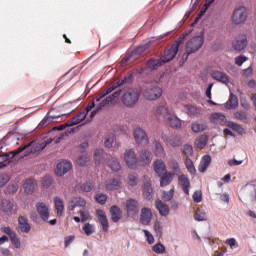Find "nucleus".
<instances>
[{
  "instance_id": "nucleus-1",
  "label": "nucleus",
  "mask_w": 256,
  "mask_h": 256,
  "mask_svg": "<svg viewBox=\"0 0 256 256\" xmlns=\"http://www.w3.org/2000/svg\"><path fill=\"white\" fill-rule=\"evenodd\" d=\"M177 53H179V43L173 44L171 48L166 49L161 59H149L146 62L145 67L141 68L140 73H145L147 70L155 71L159 69V67H161L163 64L169 63V61H173V59H175L177 56Z\"/></svg>"
},
{
  "instance_id": "nucleus-2",
  "label": "nucleus",
  "mask_w": 256,
  "mask_h": 256,
  "mask_svg": "<svg viewBox=\"0 0 256 256\" xmlns=\"http://www.w3.org/2000/svg\"><path fill=\"white\" fill-rule=\"evenodd\" d=\"M141 97V90L137 88H128L122 94L121 101L125 107H135Z\"/></svg>"
},
{
  "instance_id": "nucleus-3",
  "label": "nucleus",
  "mask_w": 256,
  "mask_h": 256,
  "mask_svg": "<svg viewBox=\"0 0 256 256\" xmlns=\"http://www.w3.org/2000/svg\"><path fill=\"white\" fill-rule=\"evenodd\" d=\"M203 43H205V40L202 36H196L190 39L186 44V51L188 55H191V53H197V51L203 47Z\"/></svg>"
},
{
  "instance_id": "nucleus-4",
  "label": "nucleus",
  "mask_w": 256,
  "mask_h": 256,
  "mask_svg": "<svg viewBox=\"0 0 256 256\" xmlns=\"http://www.w3.org/2000/svg\"><path fill=\"white\" fill-rule=\"evenodd\" d=\"M245 21H247V8L245 6H240L234 10L232 23H234V25H243Z\"/></svg>"
},
{
  "instance_id": "nucleus-5",
  "label": "nucleus",
  "mask_w": 256,
  "mask_h": 256,
  "mask_svg": "<svg viewBox=\"0 0 256 256\" xmlns=\"http://www.w3.org/2000/svg\"><path fill=\"white\" fill-rule=\"evenodd\" d=\"M133 135L137 145L145 147L149 144V136H147V132H145V130L142 128L134 129Z\"/></svg>"
},
{
  "instance_id": "nucleus-6",
  "label": "nucleus",
  "mask_w": 256,
  "mask_h": 256,
  "mask_svg": "<svg viewBox=\"0 0 256 256\" xmlns=\"http://www.w3.org/2000/svg\"><path fill=\"white\" fill-rule=\"evenodd\" d=\"M124 160L129 169H137L138 158L135 151L128 149L124 153Z\"/></svg>"
},
{
  "instance_id": "nucleus-7",
  "label": "nucleus",
  "mask_w": 256,
  "mask_h": 256,
  "mask_svg": "<svg viewBox=\"0 0 256 256\" xmlns=\"http://www.w3.org/2000/svg\"><path fill=\"white\" fill-rule=\"evenodd\" d=\"M48 143L49 142H45V141L41 143L32 141L28 144H25L24 146H20L18 149H23V151H25V149L30 148V151L28 152V155H29V153H39V151H43V149L47 147Z\"/></svg>"
},
{
  "instance_id": "nucleus-8",
  "label": "nucleus",
  "mask_w": 256,
  "mask_h": 256,
  "mask_svg": "<svg viewBox=\"0 0 256 256\" xmlns=\"http://www.w3.org/2000/svg\"><path fill=\"white\" fill-rule=\"evenodd\" d=\"M144 97L149 101H155L163 95V90L159 86L148 88L144 91Z\"/></svg>"
},
{
  "instance_id": "nucleus-9",
  "label": "nucleus",
  "mask_w": 256,
  "mask_h": 256,
  "mask_svg": "<svg viewBox=\"0 0 256 256\" xmlns=\"http://www.w3.org/2000/svg\"><path fill=\"white\" fill-rule=\"evenodd\" d=\"M247 35L245 34H239L236 36L232 42L233 49L235 51H243L247 47Z\"/></svg>"
},
{
  "instance_id": "nucleus-10",
  "label": "nucleus",
  "mask_w": 256,
  "mask_h": 256,
  "mask_svg": "<svg viewBox=\"0 0 256 256\" xmlns=\"http://www.w3.org/2000/svg\"><path fill=\"white\" fill-rule=\"evenodd\" d=\"M22 151L23 148H17L16 150H13L11 152L0 154V169H3V167H7L9 159H13L15 155H19V153H22Z\"/></svg>"
},
{
  "instance_id": "nucleus-11",
  "label": "nucleus",
  "mask_w": 256,
  "mask_h": 256,
  "mask_svg": "<svg viewBox=\"0 0 256 256\" xmlns=\"http://www.w3.org/2000/svg\"><path fill=\"white\" fill-rule=\"evenodd\" d=\"M72 167L73 165L69 161L60 162L56 167L55 173L58 177H63V175L71 171Z\"/></svg>"
},
{
  "instance_id": "nucleus-12",
  "label": "nucleus",
  "mask_w": 256,
  "mask_h": 256,
  "mask_svg": "<svg viewBox=\"0 0 256 256\" xmlns=\"http://www.w3.org/2000/svg\"><path fill=\"white\" fill-rule=\"evenodd\" d=\"M126 212L128 215H137L139 213V202L133 198L126 200Z\"/></svg>"
},
{
  "instance_id": "nucleus-13",
  "label": "nucleus",
  "mask_w": 256,
  "mask_h": 256,
  "mask_svg": "<svg viewBox=\"0 0 256 256\" xmlns=\"http://www.w3.org/2000/svg\"><path fill=\"white\" fill-rule=\"evenodd\" d=\"M151 161H152L151 151H149V150H142L139 153V157H138L139 165H141L142 167H145V165H149V163H151Z\"/></svg>"
},
{
  "instance_id": "nucleus-14",
  "label": "nucleus",
  "mask_w": 256,
  "mask_h": 256,
  "mask_svg": "<svg viewBox=\"0 0 256 256\" xmlns=\"http://www.w3.org/2000/svg\"><path fill=\"white\" fill-rule=\"evenodd\" d=\"M151 219H153V212L151 209L147 207L142 208L140 214V222L142 225H149V223H151Z\"/></svg>"
},
{
  "instance_id": "nucleus-15",
  "label": "nucleus",
  "mask_w": 256,
  "mask_h": 256,
  "mask_svg": "<svg viewBox=\"0 0 256 256\" xmlns=\"http://www.w3.org/2000/svg\"><path fill=\"white\" fill-rule=\"evenodd\" d=\"M178 183L185 195H189V189H191L189 178L185 174H180L178 175Z\"/></svg>"
},
{
  "instance_id": "nucleus-16",
  "label": "nucleus",
  "mask_w": 256,
  "mask_h": 256,
  "mask_svg": "<svg viewBox=\"0 0 256 256\" xmlns=\"http://www.w3.org/2000/svg\"><path fill=\"white\" fill-rule=\"evenodd\" d=\"M143 195L147 201L153 199V187L151 186V180L147 179V177H144Z\"/></svg>"
},
{
  "instance_id": "nucleus-17",
  "label": "nucleus",
  "mask_w": 256,
  "mask_h": 256,
  "mask_svg": "<svg viewBox=\"0 0 256 256\" xmlns=\"http://www.w3.org/2000/svg\"><path fill=\"white\" fill-rule=\"evenodd\" d=\"M96 215L102 225V229L105 233L109 231V220L107 219V215H105V212L101 209L96 210Z\"/></svg>"
},
{
  "instance_id": "nucleus-18",
  "label": "nucleus",
  "mask_w": 256,
  "mask_h": 256,
  "mask_svg": "<svg viewBox=\"0 0 256 256\" xmlns=\"http://www.w3.org/2000/svg\"><path fill=\"white\" fill-rule=\"evenodd\" d=\"M36 209H37L38 215H40L43 221H47L49 219V208L47 207V204L43 202H39L36 205Z\"/></svg>"
},
{
  "instance_id": "nucleus-19",
  "label": "nucleus",
  "mask_w": 256,
  "mask_h": 256,
  "mask_svg": "<svg viewBox=\"0 0 256 256\" xmlns=\"http://www.w3.org/2000/svg\"><path fill=\"white\" fill-rule=\"evenodd\" d=\"M154 171L157 173L158 177H161V175L167 173V165H165L163 160L157 159L154 161Z\"/></svg>"
},
{
  "instance_id": "nucleus-20",
  "label": "nucleus",
  "mask_w": 256,
  "mask_h": 256,
  "mask_svg": "<svg viewBox=\"0 0 256 256\" xmlns=\"http://www.w3.org/2000/svg\"><path fill=\"white\" fill-rule=\"evenodd\" d=\"M164 143H167V145H171V147H179L183 143L181 141V136L177 134H173L170 137L163 138Z\"/></svg>"
},
{
  "instance_id": "nucleus-21",
  "label": "nucleus",
  "mask_w": 256,
  "mask_h": 256,
  "mask_svg": "<svg viewBox=\"0 0 256 256\" xmlns=\"http://www.w3.org/2000/svg\"><path fill=\"white\" fill-rule=\"evenodd\" d=\"M18 227L22 233H29L31 231V224L25 216H19Z\"/></svg>"
},
{
  "instance_id": "nucleus-22",
  "label": "nucleus",
  "mask_w": 256,
  "mask_h": 256,
  "mask_svg": "<svg viewBox=\"0 0 256 256\" xmlns=\"http://www.w3.org/2000/svg\"><path fill=\"white\" fill-rule=\"evenodd\" d=\"M207 122L205 121H195L191 124V129L193 133H203L208 129Z\"/></svg>"
},
{
  "instance_id": "nucleus-23",
  "label": "nucleus",
  "mask_w": 256,
  "mask_h": 256,
  "mask_svg": "<svg viewBox=\"0 0 256 256\" xmlns=\"http://www.w3.org/2000/svg\"><path fill=\"white\" fill-rule=\"evenodd\" d=\"M211 75L215 79V81H219V83H223L224 85H227L229 83V76H227V74L224 72L214 70Z\"/></svg>"
},
{
  "instance_id": "nucleus-24",
  "label": "nucleus",
  "mask_w": 256,
  "mask_h": 256,
  "mask_svg": "<svg viewBox=\"0 0 256 256\" xmlns=\"http://www.w3.org/2000/svg\"><path fill=\"white\" fill-rule=\"evenodd\" d=\"M166 120L168 121L170 127L173 129H181V127H183L181 119H179V117H177L175 114L170 113Z\"/></svg>"
},
{
  "instance_id": "nucleus-25",
  "label": "nucleus",
  "mask_w": 256,
  "mask_h": 256,
  "mask_svg": "<svg viewBox=\"0 0 256 256\" xmlns=\"http://www.w3.org/2000/svg\"><path fill=\"white\" fill-rule=\"evenodd\" d=\"M85 119H87V114L84 111H81L80 113L72 117L70 120H68V125L74 127V125H79V123H83Z\"/></svg>"
},
{
  "instance_id": "nucleus-26",
  "label": "nucleus",
  "mask_w": 256,
  "mask_h": 256,
  "mask_svg": "<svg viewBox=\"0 0 256 256\" xmlns=\"http://www.w3.org/2000/svg\"><path fill=\"white\" fill-rule=\"evenodd\" d=\"M23 187H24L25 193H27V195H31V193H33V191L37 189V181H35V179L33 178H29L25 181V183L23 184Z\"/></svg>"
},
{
  "instance_id": "nucleus-27",
  "label": "nucleus",
  "mask_w": 256,
  "mask_h": 256,
  "mask_svg": "<svg viewBox=\"0 0 256 256\" xmlns=\"http://www.w3.org/2000/svg\"><path fill=\"white\" fill-rule=\"evenodd\" d=\"M210 121L216 125H225V123H227V118L224 114L216 112L210 116Z\"/></svg>"
},
{
  "instance_id": "nucleus-28",
  "label": "nucleus",
  "mask_w": 256,
  "mask_h": 256,
  "mask_svg": "<svg viewBox=\"0 0 256 256\" xmlns=\"http://www.w3.org/2000/svg\"><path fill=\"white\" fill-rule=\"evenodd\" d=\"M209 165H211V156L204 155L200 161L199 166H198V171L200 173H205V171H207V169H209Z\"/></svg>"
},
{
  "instance_id": "nucleus-29",
  "label": "nucleus",
  "mask_w": 256,
  "mask_h": 256,
  "mask_svg": "<svg viewBox=\"0 0 256 256\" xmlns=\"http://www.w3.org/2000/svg\"><path fill=\"white\" fill-rule=\"evenodd\" d=\"M110 215H111V221H113V223H117L119 222V220L121 219V208H119V206L114 205L110 208Z\"/></svg>"
},
{
  "instance_id": "nucleus-30",
  "label": "nucleus",
  "mask_w": 256,
  "mask_h": 256,
  "mask_svg": "<svg viewBox=\"0 0 256 256\" xmlns=\"http://www.w3.org/2000/svg\"><path fill=\"white\" fill-rule=\"evenodd\" d=\"M238 105L239 100L237 99V96L233 93H230V97L224 105L225 109H237Z\"/></svg>"
},
{
  "instance_id": "nucleus-31",
  "label": "nucleus",
  "mask_w": 256,
  "mask_h": 256,
  "mask_svg": "<svg viewBox=\"0 0 256 256\" xmlns=\"http://www.w3.org/2000/svg\"><path fill=\"white\" fill-rule=\"evenodd\" d=\"M174 175L172 172H165L160 176V186L161 187H167V185L171 184V181H173Z\"/></svg>"
},
{
  "instance_id": "nucleus-32",
  "label": "nucleus",
  "mask_w": 256,
  "mask_h": 256,
  "mask_svg": "<svg viewBox=\"0 0 256 256\" xmlns=\"http://www.w3.org/2000/svg\"><path fill=\"white\" fill-rule=\"evenodd\" d=\"M171 115V112H169V109H167V107L165 106H158L155 110V116L158 119H161V117L163 119H167V117H169Z\"/></svg>"
},
{
  "instance_id": "nucleus-33",
  "label": "nucleus",
  "mask_w": 256,
  "mask_h": 256,
  "mask_svg": "<svg viewBox=\"0 0 256 256\" xmlns=\"http://www.w3.org/2000/svg\"><path fill=\"white\" fill-rule=\"evenodd\" d=\"M168 167L171 169L173 175H181V167L179 166V161L176 159L169 160Z\"/></svg>"
},
{
  "instance_id": "nucleus-34",
  "label": "nucleus",
  "mask_w": 256,
  "mask_h": 256,
  "mask_svg": "<svg viewBox=\"0 0 256 256\" xmlns=\"http://www.w3.org/2000/svg\"><path fill=\"white\" fill-rule=\"evenodd\" d=\"M184 109L189 117H199V115H201V108H197L193 105H185Z\"/></svg>"
},
{
  "instance_id": "nucleus-35",
  "label": "nucleus",
  "mask_w": 256,
  "mask_h": 256,
  "mask_svg": "<svg viewBox=\"0 0 256 256\" xmlns=\"http://www.w3.org/2000/svg\"><path fill=\"white\" fill-rule=\"evenodd\" d=\"M105 187L108 191H115L119 187H121V181L115 178L107 180L105 183Z\"/></svg>"
},
{
  "instance_id": "nucleus-36",
  "label": "nucleus",
  "mask_w": 256,
  "mask_h": 256,
  "mask_svg": "<svg viewBox=\"0 0 256 256\" xmlns=\"http://www.w3.org/2000/svg\"><path fill=\"white\" fill-rule=\"evenodd\" d=\"M156 208L158 209V211H159L160 215H162V217H167V215H169V206L167 204L163 203V201L157 200Z\"/></svg>"
},
{
  "instance_id": "nucleus-37",
  "label": "nucleus",
  "mask_w": 256,
  "mask_h": 256,
  "mask_svg": "<svg viewBox=\"0 0 256 256\" xmlns=\"http://www.w3.org/2000/svg\"><path fill=\"white\" fill-rule=\"evenodd\" d=\"M54 205L58 217H61V215H63V211H65V203L59 197H54Z\"/></svg>"
},
{
  "instance_id": "nucleus-38",
  "label": "nucleus",
  "mask_w": 256,
  "mask_h": 256,
  "mask_svg": "<svg viewBox=\"0 0 256 256\" xmlns=\"http://www.w3.org/2000/svg\"><path fill=\"white\" fill-rule=\"evenodd\" d=\"M77 75H79V70L77 68H73L60 78L59 83L71 81V79H73V77H77Z\"/></svg>"
},
{
  "instance_id": "nucleus-39",
  "label": "nucleus",
  "mask_w": 256,
  "mask_h": 256,
  "mask_svg": "<svg viewBox=\"0 0 256 256\" xmlns=\"http://www.w3.org/2000/svg\"><path fill=\"white\" fill-rule=\"evenodd\" d=\"M153 147L154 155H156V157H162V155L165 154V149L163 148V145H161V142L154 140Z\"/></svg>"
},
{
  "instance_id": "nucleus-40",
  "label": "nucleus",
  "mask_w": 256,
  "mask_h": 256,
  "mask_svg": "<svg viewBox=\"0 0 256 256\" xmlns=\"http://www.w3.org/2000/svg\"><path fill=\"white\" fill-rule=\"evenodd\" d=\"M13 207H14V204L10 200H7V199L2 200L1 210L4 213H11V211H13Z\"/></svg>"
},
{
  "instance_id": "nucleus-41",
  "label": "nucleus",
  "mask_w": 256,
  "mask_h": 256,
  "mask_svg": "<svg viewBox=\"0 0 256 256\" xmlns=\"http://www.w3.org/2000/svg\"><path fill=\"white\" fill-rule=\"evenodd\" d=\"M195 221H207V212L203 209H197L194 214Z\"/></svg>"
},
{
  "instance_id": "nucleus-42",
  "label": "nucleus",
  "mask_w": 256,
  "mask_h": 256,
  "mask_svg": "<svg viewBox=\"0 0 256 256\" xmlns=\"http://www.w3.org/2000/svg\"><path fill=\"white\" fill-rule=\"evenodd\" d=\"M108 166L110 167V169H112V171L115 172L121 170V163H119V160L117 158H112L111 160H109Z\"/></svg>"
},
{
  "instance_id": "nucleus-43",
  "label": "nucleus",
  "mask_w": 256,
  "mask_h": 256,
  "mask_svg": "<svg viewBox=\"0 0 256 256\" xmlns=\"http://www.w3.org/2000/svg\"><path fill=\"white\" fill-rule=\"evenodd\" d=\"M207 141H209V138H207V135H202L198 139H196V147L198 149H203L207 145Z\"/></svg>"
},
{
  "instance_id": "nucleus-44",
  "label": "nucleus",
  "mask_w": 256,
  "mask_h": 256,
  "mask_svg": "<svg viewBox=\"0 0 256 256\" xmlns=\"http://www.w3.org/2000/svg\"><path fill=\"white\" fill-rule=\"evenodd\" d=\"M227 126L230 128V129H233V131H236L237 133H243V131H245V129H243V127H241V125L233 122V121H229L227 122Z\"/></svg>"
},
{
  "instance_id": "nucleus-45",
  "label": "nucleus",
  "mask_w": 256,
  "mask_h": 256,
  "mask_svg": "<svg viewBox=\"0 0 256 256\" xmlns=\"http://www.w3.org/2000/svg\"><path fill=\"white\" fill-rule=\"evenodd\" d=\"M93 187H95L93 185V182L87 181V182L83 183L80 188H81V191H83L84 193H89V192L93 191Z\"/></svg>"
},
{
  "instance_id": "nucleus-46",
  "label": "nucleus",
  "mask_w": 256,
  "mask_h": 256,
  "mask_svg": "<svg viewBox=\"0 0 256 256\" xmlns=\"http://www.w3.org/2000/svg\"><path fill=\"white\" fill-rule=\"evenodd\" d=\"M185 165L186 169H188L189 173H191L192 175L196 172L195 164H193V160H191V158L185 159Z\"/></svg>"
},
{
  "instance_id": "nucleus-47",
  "label": "nucleus",
  "mask_w": 256,
  "mask_h": 256,
  "mask_svg": "<svg viewBox=\"0 0 256 256\" xmlns=\"http://www.w3.org/2000/svg\"><path fill=\"white\" fill-rule=\"evenodd\" d=\"M82 229L85 235H88V236L93 235V233H95V227L89 223H86Z\"/></svg>"
},
{
  "instance_id": "nucleus-48",
  "label": "nucleus",
  "mask_w": 256,
  "mask_h": 256,
  "mask_svg": "<svg viewBox=\"0 0 256 256\" xmlns=\"http://www.w3.org/2000/svg\"><path fill=\"white\" fill-rule=\"evenodd\" d=\"M235 119H238L239 121H245L247 119V112L243 110H238L234 112Z\"/></svg>"
},
{
  "instance_id": "nucleus-49",
  "label": "nucleus",
  "mask_w": 256,
  "mask_h": 256,
  "mask_svg": "<svg viewBox=\"0 0 256 256\" xmlns=\"http://www.w3.org/2000/svg\"><path fill=\"white\" fill-rule=\"evenodd\" d=\"M182 153L185 155L186 159L191 157V155H193V146L187 144L184 145Z\"/></svg>"
},
{
  "instance_id": "nucleus-50",
  "label": "nucleus",
  "mask_w": 256,
  "mask_h": 256,
  "mask_svg": "<svg viewBox=\"0 0 256 256\" xmlns=\"http://www.w3.org/2000/svg\"><path fill=\"white\" fill-rule=\"evenodd\" d=\"M76 163L77 165L84 167V165H87V163H89V157L87 155H81L77 158Z\"/></svg>"
},
{
  "instance_id": "nucleus-51",
  "label": "nucleus",
  "mask_w": 256,
  "mask_h": 256,
  "mask_svg": "<svg viewBox=\"0 0 256 256\" xmlns=\"http://www.w3.org/2000/svg\"><path fill=\"white\" fill-rule=\"evenodd\" d=\"M115 141V135L110 134L109 136L105 137L104 145L105 147L111 148L113 147V142Z\"/></svg>"
},
{
  "instance_id": "nucleus-52",
  "label": "nucleus",
  "mask_w": 256,
  "mask_h": 256,
  "mask_svg": "<svg viewBox=\"0 0 256 256\" xmlns=\"http://www.w3.org/2000/svg\"><path fill=\"white\" fill-rule=\"evenodd\" d=\"M137 183H139V178L136 175L129 174L128 175V185H130V187H135V185H137Z\"/></svg>"
},
{
  "instance_id": "nucleus-53",
  "label": "nucleus",
  "mask_w": 256,
  "mask_h": 256,
  "mask_svg": "<svg viewBox=\"0 0 256 256\" xmlns=\"http://www.w3.org/2000/svg\"><path fill=\"white\" fill-rule=\"evenodd\" d=\"M72 201H74V205H76V207H85V205H87V201L81 197H75Z\"/></svg>"
},
{
  "instance_id": "nucleus-54",
  "label": "nucleus",
  "mask_w": 256,
  "mask_h": 256,
  "mask_svg": "<svg viewBox=\"0 0 256 256\" xmlns=\"http://www.w3.org/2000/svg\"><path fill=\"white\" fill-rule=\"evenodd\" d=\"M42 185L43 187H45L46 189H49V187L51 185H53V177L51 176H45L43 179H42Z\"/></svg>"
},
{
  "instance_id": "nucleus-55",
  "label": "nucleus",
  "mask_w": 256,
  "mask_h": 256,
  "mask_svg": "<svg viewBox=\"0 0 256 256\" xmlns=\"http://www.w3.org/2000/svg\"><path fill=\"white\" fill-rule=\"evenodd\" d=\"M11 177L8 174H0V188L5 187L6 184L9 183Z\"/></svg>"
},
{
  "instance_id": "nucleus-56",
  "label": "nucleus",
  "mask_w": 256,
  "mask_h": 256,
  "mask_svg": "<svg viewBox=\"0 0 256 256\" xmlns=\"http://www.w3.org/2000/svg\"><path fill=\"white\" fill-rule=\"evenodd\" d=\"M193 201L194 203H201L203 201V193L201 190H196L193 194Z\"/></svg>"
},
{
  "instance_id": "nucleus-57",
  "label": "nucleus",
  "mask_w": 256,
  "mask_h": 256,
  "mask_svg": "<svg viewBox=\"0 0 256 256\" xmlns=\"http://www.w3.org/2000/svg\"><path fill=\"white\" fill-rule=\"evenodd\" d=\"M111 101H113V96H107L104 100H102L99 105L97 106V109H99L101 111V109H103V107H105V105H109V103H111Z\"/></svg>"
},
{
  "instance_id": "nucleus-58",
  "label": "nucleus",
  "mask_w": 256,
  "mask_h": 256,
  "mask_svg": "<svg viewBox=\"0 0 256 256\" xmlns=\"http://www.w3.org/2000/svg\"><path fill=\"white\" fill-rule=\"evenodd\" d=\"M96 201L97 203H99L100 205H105V203H107V195L103 194V193H99L96 195Z\"/></svg>"
},
{
  "instance_id": "nucleus-59",
  "label": "nucleus",
  "mask_w": 256,
  "mask_h": 256,
  "mask_svg": "<svg viewBox=\"0 0 256 256\" xmlns=\"http://www.w3.org/2000/svg\"><path fill=\"white\" fill-rule=\"evenodd\" d=\"M143 233L145 234L147 243L153 245V243H155V238L151 235V232H149V230H143Z\"/></svg>"
},
{
  "instance_id": "nucleus-60",
  "label": "nucleus",
  "mask_w": 256,
  "mask_h": 256,
  "mask_svg": "<svg viewBox=\"0 0 256 256\" xmlns=\"http://www.w3.org/2000/svg\"><path fill=\"white\" fill-rule=\"evenodd\" d=\"M153 251L154 253L158 254L165 253V246L161 243L155 244L153 247Z\"/></svg>"
},
{
  "instance_id": "nucleus-61",
  "label": "nucleus",
  "mask_w": 256,
  "mask_h": 256,
  "mask_svg": "<svg viewBox=\"0 0 256 256\" xmlns=\"http://www.w3.org/2000/svg\"><path fill=\"white\" fill-rule=\"evenodd\" d=\"M10 241L13 243L14 247H16V249H21V241L19 240V238L17 237V234H15L14 236H12L10 238Z\"/></svg>"
},
{
  "instance_id": "nucleus-62",
  "label": "nucleus",
  "mask_w": 256,
  "mask_h": 256,
  "mask_svg": "<svg viewBox=\"0 0 256 256\" xmlns=\"http://www.w3.org/2000/svg\"><path fill=\"white\" fill-rule=\"evenodd\" d=\"M1 231L2 233H5L6 235H8L10 238L17 235V233H15V231H13L11 227H2Z\"/></svg>"
},
{
  "instance_id": "nucleus-63",
  "label": "nucleus",
  "mask_w": 256,
  "mask_h": 256,
  "mask_svg": "<svg viewBox=\"0 0 256 256\" xmlns=\"http://www.w3.org/2000/svg\"><path fill=\"white\" fill-rule=\"evenodd\" d=\"M173 195H174V191L169 190L168 192H164L162 194V199L163 201H171V199H173Z\"/></svg>"
},
{
  "instance_id": "nucleus-64",
  "label": "nucleus",
  "mask_w": 256,
  "mask_h": 256,
  "mask_svg": "<svg viewBox=\"0 0 256 256\" xmlns=\"http://www.w3.org/2000/svg\"><path fill=\"white\" fill-rule=\"evenodd\" d=\"M245 61H247V57L245 56H237L235 58V64L238 65V67H241Z\"/></svg>"
}]
</instances>
